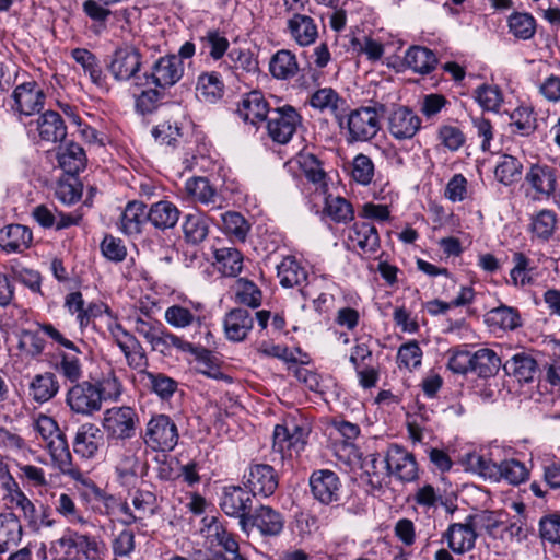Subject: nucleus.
<instances>
[{"instance_id": "obj_1", "label": "nucleus", "mask_w": 560, "mask_h": 560, "mask_svg": "<svg viewBox=\"0 0 560 560\" xmlns=\"http://www.w3.org/2000/svg\"><path fill=\"white\" fill-rule=\"evenodd\" d=\"M488 530L497 527L491 514L468 515L464 523H452L442 534L447 547L456 555H464L475 548L478 528Z\"/></svg>"}, {"instance_id": "obj_2", "label": "nucleus", "mask_w": 560, "mask_h": 560, "mask_svg": "<svg viewBox=\"0 0 560 560\" xmlns=\"http://www.w3.org/2000/svg\"><path fill=\"white\" fill-rule=\"evenodd\" d=\"M139 417L136 410L128 406L112 407L105 410L102 427L107 439L125 441L136 435Z\"/></svg>"}, {"instance_id": "obj_3", "label": "nucleus", "mask_w": 560, "mask_h": 560, "mask_svg": "<svg viewBox=\"0 0 560 560\" xmlns=\"http://www.w3.org/2000/svg\"><path fill=\"white\" fill-rule=\"evenodd\" d=\"M47 448L52 460L63 474H68L74 480L81 481L95 499H103L105 497L104 492L92 480L85 478L78 469L71 468L72 456L63 432H59L49 439L47 441Z\"/></svg>"}, {"instance_id": "obj_4", "label": "nucleus", "mask_w": 560, "mask_h": 560, "mask_svg": "<svg viewBox=\"0 0 560 560\" xmlns=\"http://www.w3.org/2000/svg\"><path fill=\"white\" fill-rule=\"evenodd\" d=\"M144 442L154 451H172L178 442V431L166 415H156L147 424Z\"/></svg>"}, {"instance_id": "obj_5", "label": "nucleus", "mask_w": 560, "mask_h": 560, "mask_svg": "<svg viewBox=\"0 0 560 560\" xmlns=\"http://www.w3.org/2000/svg\"><path fill=\"white\" fill-rule=\"evenodd\" d=\"M184 74V63L176 55H166L156 59L143 77L147 84L160 89L175 85Z\"/></svg>"}, {"instance_id": "obj_6", "label": "nucleus", "mask_w": 560, "mask_h": 560, "mask_svg": "<svg viewBox=\"0 0 560 560\" xmlns=\"http://www.w3.org/2000/svg\"><path fill=\"white\" fill-rule=\"evenodd\" d=\"M267 119L269 136L280 144L288 143L292 139L296 127L301 124V116L290 105L271 109Z\"/></svg>"}, {"instance_id": "obj_7", "label": "nucleus", "mask_w": 560, "mask_h": 560, "mask_svg": "<svg viewBox=\"0 0 560 560\" xmlns=\"http://www.w3.org/2000/svg\"><path fill=\"white\" fill-rule=\"evenodd\" d=\"M384 464L386 475L402 482H411L418 478V465L413 454L398 444L388 446Z\"/></svg>"}, {"instance_id": "obj_8", "label": "nucleus", "mask_w": 560, "mask_h": 560, "mask_svg": "<svg viewBox=\"0 0 560 560\" xmlns=\"http://www.w3.org/2000/svg\"><path fill=\"white\" fill-rule=\"evenodd\" d=\"M380 128V116L375 107H360L348 115L349 142L368 141L376 136Z\"/></svg>"}, {"instance_id": "obj_9", "label": "nucleus", "mask_w": 560, "mask_h": 560, "mask_svg": "<svg viewBox=\"0 0 560 560\" xmlns=\"http://www.w3.org/2000/svg\"><path fill=\"white\" fill-rule=\"evenodd\" d=\"M66 404L77 415L92 416L100 411L102 402L96 384L89 381L75 383L67 392Z\"/></svg>"}, {"instance_id": "obj_10", "label": "nucleus", "mask_w": 560, "mask_h": 560, "mask_svg": "<svg viewBox=\"0 0 560 560\" xmlns=\"http://www.w3.org/2000/svg\"><path fill=\"white\" fill-rule=\"evenodd\" d=\"M142 56L135 46L118 47L112 55L107 69L116 81L138 79Z\"/></svg>"}, {"instance_id": "obj_11", "label": "nucleus", "mask_w": 560, "mask_h": 560, "mask_svg": "<svg viewBox=\"0 0 560 560\" xmlns=\"http://www.w3.org/2000/svg\"><path fill=\"white\" fill-rule=\"evenodd\" d=\"M254 498L255 495L249 489L228 486L222 490L219 504L226 515L238 518L242 527V522L252 515Z\"/></svg>"}, {"instance_id": "obj_12", "label": "nucleus", "mask_w": 560, "mask_h": 560, "mask_svg": "<svg viewBox=\"0 0 560 560\" xmlns=\"http://www.w3.org/2000/svg\"><path fill=\"white\" fill-rule=\"evenodd\" d=\"M306 436V431L295 423L291 427L277 424L273 430L272 448L280 453L282 458L292 457L304 448Z\"/></svg>"}, {"instance_id": "obj_13", "label": "nucleus", "mask_w": 560, "mask_h": 560, "mask_svg": "<svg viewBox=\"0 0 560 560\" xmlns=\"http://www.w3.org/2000/svg\"><path fill=\"white\" fill-rule=\"evenodd\" d=\"M284 517L268 505H260L250 516L242 522V530L247 533L248 527H256L262 536H278L284 527Z\"/></svg>"}, {"instance_id": "obj_14", "label": "nucleus", "mask_w": 560, "mask_h": 560, "mask_svg": "<svg viewBox=\"0 0 560 560\" xmlns=\"http://www.w3.org/2000/svg\"><path fill=\"white\" fill-rule=\"evenodd\" d=\"M313 497L323 504H331L339 500L341 482L336 472L328 469L313 471L310 477Z\"/></svg>"}, {"instance_id": "obj_15", "label": "nucleus", "mask_w": 560, "mask_h": 560, "mask_svg": "<svg viewBox=\"0 0 560 560\" xmlns=\"http://www.w3.org/2000/svg\"><path fill=\"white\" fill-rule=\"evenodd\" d=\"M420 128V117L409 107L398 106L388 115V132L397 140L413 138Z\"/></svg>"}, {"instance_id": "obj_16", "label": "nucleus", "mask_w": 560, "mask_h": 560, "mask_svg": "<svg viewBox=\"0 0 560 560\" xmlns=\"http://www.w3.org/2000/svg\"><path fill=\"white\" fill-rule=\"evenodd\" d=\"M12 98V108L20 114L30 116L44 107L45 94L35 81H28L14 89Z\"/></svg>"}, {"instance_id": "obj_17", "label": "nucleus", "mask_w": 560, "mask_h": 560, "mask_svg": "<svg viewBox=\"0 0 560 560\" xmlns=\"http://www.w3.org/2000/svg\"><path fill=\"white\" fill-rule=\"evenodd\" d=\"M246 478V488L254 495L260 494L265 498L271 495L278 488V475L272 466L267 464H255L250 466Z\"/></svg>"}, {"instance_id": "obj_18", "label": "nucleus", "mask_w": 560, "mask_h": 560, "mask_svg": "<svg viewBox=\"0 0 560 560\" xmlns=\"http://www.w3.org/2000/svg\"><path fill=\"white\" fill-rule=\"evenodd\" d=\"M104 444V434L94 423H84L79 427L74 440L73 451L83 458H92Z\"/></svg>"}, {"instance_id": "obj_19", "label": "nucleus", "mask_w": 560, "mask_h": 560, "mask_svg": "<svg viewBox=\"0 0 560 560\" xmlns=\"http://www.w3.org/2000/svg\"><path fill=\"white\" fill-rule=\"evenodd\" d=\"M270 110L262 93L252 91L243 96L237 105L236 113L245 122L257 125L267 119Z\"/></svg>"}, {"instance_id": "obj_20", "label": "nucleus", "mask_w": 560, "mask_h": 560, "mask_svg": "<svg viewBox=\"0 0 560 560\" xmlns=\"http://www.w3.org/2000/svg\"><path fill=\"white\" fill-rule=\"evenodd\" d=\"M223 325L226 338L237 342L247 337L253 328L254 318L249 311L238 307L225 315Z\"/></svg>"}, {"instance_id": "obj_21", "label": "nucleus", "mask_w": 560, "mask_h": 560, "mask_svg": "<svg viewBox=\"0 0 560 560\" xmlns=\"http://www.w3.org/2000/svg\"><path fill=\"white\" fill-rule=\"evenodd\" d=\"M32 241V231L26 225L9 224L0 230V246L8 253L23 252Z\"/></svg>"}, {"instance_id": "obj_22", "label": "nucleus", "mask_w": 560, "mask_h": 560, "mask_svg": "<svg viewBox=\"0 0 560 560\" xmlns=\"http://www.w3.org/2000/svg\"><path fill=\"white\" fill-rule=\"evenodd\" d=\"M36 130L40 140L52 143L62 141L67 136L62 117L54 110H47L37 118Z\"/></svg>"}, {"instance_id": "obj_23", "label": "nucleus", "mask_w": 560, "mask_h": 560, "mask_svg": "<svg viewBox=\"0 0 560 560\" xmlns=\"http://www.w3.org/2000/svg\"><path fill=\"white\" fill-rule=\"evenodd\" d=\"M287 24L291 37L300 46H308L313 44L318 36L316 23L306 14L294 13L292 18L288 20Z\"/></svg>"}, {"instance_id": "obj_24", "label": "nucleus", "mask_w": 560, "mask_h": 560, "mask_svg": "<svg viewBox=\"0 0 560 560\" xmlns=\"http://www.w3.org/2000/svg\"><path fill=\"white\" fill-rule=\"evenodd\" d=\"M503 370L520 383H530L538 374V364L532 355L521 352L508 360L503 364Z\"/></svg>"}, {"instance_id": "obj_25", "label": "nucleus", "mask_w": 560, "mask_h": 560, "mask_svg": "<svg viewBox=\"0 0 560 560\" xmlns=\"http://www.w3.org/2000/svg\"><path fill=\"white\" fill-rule=\"evenodd\" d=\"M185 189L187 194L197 202L206 206H212V210L221 209V198L217 189L206 177H192L186 182Z\"/></svg>"}, {"instance_id": "obj_26", "label": "nucleus", "mask_w": 560, "mask_h": 560, "mask_svg": "<svg viewBox=\"0 0 560 560\" xmlns=\"http://www.w3.org/2000/svg\"><path fill=\"white\" fill-rule=\"evenodd\" d=\"M526 182L540 195L550 197L557 187L556 171L548 165L534 164L525 176Z\"/></svg>"}, {"instance_id": "obj_27", "label": "nucleus", "mask_w": 560, "mask_h": 560, "mask_svg": "<svg viewBox=\"0 0 560 560\" xmlns=\"http://www.w3.org/2000/svg\"><path fill=\"white\" fill-rule=\"evenodd\" d=\"M23 536V528L19 517L12 513L0 514V555L16 547Z\"/></svg>"}, {"instance_id": "obj_28", "label": "nucleus", "mask_w": 560, "mask_h": 560, "mask_svg": "<svg viewBox=\"0 0 560 560\" xmlns=\"http://www.w3.org/2000/svg\"><path fill=\"white\" fill-rule=\"evenodd\" d=\"M206 537L211 545L222 547L226 553H235L240 551L238 542L234 535L228 530V528L219 522L214 516L209 520L203 518Z\"/></svg>"}, {"instance_id": "obj_29", "label": "nucleus", "mask_w": 560, "mask_h": 560, "mask_svg": "<svg viewBox=\"0 0 560 560\" xmlns=\"http://www.w3.org/2000/svg\"><path fill=\"white\" fill-rule=\"evenodd\" d=\"M147 221V206L142 201H129L120 217V230L127 235H136L141 233V228Z\"/></svg>"}, {"instance_id": "obj_30", "label": "nucleus", "mask_w": 560, "mask_h": 560, "mask_svg": "<svg viewBox=\"0 0 560 560\" xmlns=\"http://www.w3.org/2000/svg\"><path fill=\"white\" fill-rule=\"evenodd\" d=\"M348 238L364 253H375L380 247L377 230L370 222H355L349 231Z\"/></svg>"}, {"instance_id": "obj_31", "label": "nucleus", "mask_w": 560, "mask_h": 560, "mask_svg": "<svg viewBox=\"0 0 560 560\" xmlns=\"http://www.w3.org/2000/svg\"><path fill=\"white\" fill-rule=\"evenodd\" d=\"M179 214L178 208L167 200L155 202L148 210L149 222L159 230L174 228Z\"/></svg>"}, {"instance_id": "obj_32", "label": "nucleus", "mask_w": 560, "mask_h": 560, "mask_svg": "<svg viewBox=\"0 0 560 560\" xmlns=\"http://www.w3.org/2000/svg\"><path fill=\"white\" fill-rule=\"evenodd\" d=\"M404 61L408 68L421 74L432 72L438 65V58L434 52L421 46L410 47L406 51Z\"/></svg>"}, {"instance_id": "obj_33", "label": "nucleus", "mask_w": 560, "mask_h": 560, "mask_svg": "<svg viewBox=\"0 0 560 560\" xmlns=\"http://www.w3.org/2000/svg\"><path fill=\"white\" fill-rule=\"evenodd\" d=\"M224 94V84L217 72H205L198 77L196 95L200 101L215 103Z\"/></svg>"}, {"instance_id": "obj_34", "label": "nucleus", "mask_w": 560, "mask_h": 560, "mask_svg": "<svg viewBox=\"0 0 560 560\" xmlns=\"http://www.w3.org/2000/svg\"><path fill=\"white\" fill-rule=\"evenodd\" d=\"M57 158L60 167L71 175H75L83 170L86 162L83 148L74 142L60 147Z\"/></svg>"}, {"instance_id": "obj_35", "label": "nucleus", "mask_w": 560, "mask_h": 560, "mask_svg": "<svg viewBox=\"0 0 560 560\" xmlns=\"http://www.w3.org/2000/svg\"><path fill=\"white\" fill-rule=\"evenodd\" d=\"M500 366L501 359L492 349L482 348L472 353L471 372L479 377L494 376Z\"/></svg>"}, {"instance_id": "obj_36", "label": "nucleus", "mask_w": 560, "mask_h": 560, "mask_svg": "<svg viewBox=\"0 0 560 560\" xmlns=\"http://www.w3.org/2000/svg\"><path fill=\"white\" fill-rule=\"evenodd\" d=\"M59 382L50 372L37 374L30 384V394L37 402H46L54 398L59 390Z\"/></svg>"}, {"instance_id": "obj_37", "label": "nucleus", "mask_w": 560, "mask_h": 560, "mask_svg": "<svg viewBox=\"0 0 560 560\" xmlns=\"http://www.w3.org/2000/svg\"><path fill=\"white\" fill-rule=\"evenodd\" d=\"M459 462L467 471L478 474L486 479L498 480L500 470L497 464L476 452L462 455Z\"/></svg>"}, {"instance_id": "obj_38", "label": "nucleus", "mask_w": 560, "mask_h": 560, "mask_svg": "<svg viewBox=\"0 0 560 560\" xmlns=\"http://www.w3.org/2000/svg\"><path fill=\"white\" fill-rule=\"evenodd\" d=\"M277 276L284 288H293L302 284L307 279V273L293 257H285L277 266Z\"/></svg>"}, {"instance_id": "obj_39", "label": "nucleus", "mask_w": 560, "mask_h": 560, "mask_svg": "<svg viewBox=\"0 0 560 560\" xmlns=\"http://www.w3.org/2000/svg\"><path fill=\"white\" fill-rule=\"evenodd\" d=\"M311 105L320 110L322 113H330L336 116L339 120V125L342 127V119L338 115L340 105L345 101L338 95V93L331 88L319 89L313 93L310 101Z\"/></svg>"}, {"instance_id": "obj_40", "label": "nucleus", "mask_w": 560, "mask_h": 560, "mask_svg": "<svg viewBox=\"0 0 560 560\" xmlns=\"http://www.w3.org/2000/svg\"><path fill=\"white\" fill-rule=\"evenodd\" d=\"M214 259L219 270L226 277H236L242 271L243 256L236 248H215Z\"/></svg>"}, {"instance_id": "obj_41", "label": "nucleus", "mask_w": 560, "mask_h": 560, "mask_svg": "<svg viewBox=\"0 0 560 560\" xmlns=\"http://www.w3.org/2000/svg\"><path fill=\"white\" fill-rule=\"evenodd\" d=\"M164 319L171 327L175 329L201 326L200 316L196 315L189 308L179 304L168 306L164 312Z\"/></svg>"}, {"instance_id": "obj_42", "label": "nucleus", "mask_w": 560, "mask_h": 560, "mask_svg": "<svg viewBox=\"0 0 560 560\" xmlns=\"http://www.w3.org/2000/svg\"><path fill=\"white\" fill-rule=\"evenodd\" d=\"M71 56L89 74L94 84L97 86L105 84V75L94 54L85 48H75L71 51Z\"/></svg>"}, {"instance_id": "obj_43", "label": "nucleus", "mask_w": 560, "mask_h": 560, "mask_svg": "<svg viewBox=\"0 0 560 560\" xmlns=\"http://www.w3.org/2000/svg\"><path fill=\"white\" fill-rule=\"evenodd\" d=\"M221 229L230 237L240 242H245L247 234L250 230V224L247 220L236 211H226L220 214Z\"/></svg>"}, {"instance_id": "obj_44", "label": "nucleus", "mask_w": 560, "mask_h": 560, "mask_svg": "<svg viewBox=\"0 0 560 560\" xmlns=\"http://www.w3.org/2000/svg\"><path fill=\"white\" fill-rule=\"evenodd\" d=\"M183 231L187 242L200 244L209 233L208 218L201 213H190L185 217Z\"/></svg>"}, {"instance_id": "obj_45", "label": "nucleus", "mask_w": 560, "mask_h": 560, "mask_svg": "<svg viewBox=\"0 0 560 560\" xmlns=\"http://www.w3.org/2000/svg\"><path fill=\"white\" fill-rule=\"evenodd\" d=\"M57 358L58 360L55 364L56 372L70 383H79L83 371L81 361L78 357V352H60Z\"/></svg>"}, {"instance_id": "obj_46", "label": "nucleus", "mask_w": 560, "mask_h": 560, "mask_svg": "<svg viewBox=\"0 0 560 560\" xmlns=\"http://www.w3.org/2000/svg\"><path fill=\"white\" fill-rule=\"evenodd\" d=\"M270 72L277 79H288L296 74L299 66L295 56L289 50H279L270 60Z\"/></svg>"}, {"instance_id": "obj_47", "label": "nucleus", "mask_w": 560, "mask_h": 560, "mask_svg": "<svg viewBox=\"0 0 560 560\" xmlns=\"http://www.w3.org/2000/svg\"><path fill=\"white\" fill-rule=\"evenodd\" d=\"M522 163L514 156L504 154L495 166V178L503 185H511L521 179Z\"/></svg>"}, {"instance_id": "obj_48", "label": "nucleus", "mask_w": 560, "mask_h": 560, "mask_svg": "<svg viewBox=\"0 0 560 560\" xmlns=\"http://www.w3.org/2000/svg\"><path fill=\"white\" fill-rule=\"evenodd\" d=\"M558 218L556 212L549 209H544L533 215L530 229L536 237L542 241H548L555 233Z\"/></svg>"}, {"instance_id": "obj_49", "label": "nucleus", "mask_w": 560, "mask_h": 560, "mask_svg": "<svg viewBox=\"0 0 560 560\" xmlns=\"http://www.w3.org/2000/svg\"><path fill=\"white\" fill-rule=\"evenodd\" d=\"M474 98L483 110L499 112L503 95L499 86L481 84L474 91Z\"/></svg>"}, {"instance_id": "obj_50", "label": "nucleus", "mask_w": 560, "mask_h": 560, "mask_svg": "<svg viewBox=\"0 0 560 560\" xmlns=\"http://www.w3.org/2000/svg\"><path fill=\"white\" fill-rule=\"evenodd\" d=\"M229 58L232 62L231 68L235 71L236 77L258 71V61L248 49H232L229 52Z\"/></svg>"}, {"instance_id": "obj_51", "label": "nucleus", "mask_w": 560, "mask_h": 560, "mask_svg": "<svg viewBox=\"0 0 560 560\" xmlns=\"http://www.w3.org/2000/svg\"><path fill=\"white\" fill-rule=\"evenodd\" d=\"M498 480L502 477L506 479L511 485H520L528 479L529 471L526 466L517 459L503 460L497 464Z\"/></svg>"}, {"instance_id": "obj_52", "label": "nucleus", "mask_w": 560, "mask_h": 560, "mask_svg": "<svg viewBox=\"0 0 560 560\" xmlns=\"http://www.w3.org/2000/svg\"><path fill=\"white\" fill-rule=\"evenodd\" d=\"M510 32L520 39H529L536 31L534 18L527 13H513L509 19Z\"/></svg>"}, {"instance_id": "obj_53", "label": "nucleus", "mask_w": 560, "mask_h": 560, "mask_svg": "<svg viewBox=\"0 0 560 560\" xmlns=\"http://www.w3.org/2000/svg\"><path fill=\"white\" fill-rule=\"evenodd\" d=\"M325 211L336 222H347L353 219L352 206L342 197L328 196Z\"/></svg>"}, {"instance_id": "obj_54", "label": "nucleus", "mask_w": 560, "mask_h": 560, "mask_svg": "<svg viewBox=\"0 0 560 560\" xmlns=\"http://www.w3.org/2000/svg\"><path fill=\"white\" fill-rule=\"evenodd\" d=\"M489 320L504 330H513L521 326L517 311L509 306L492 310L489 314Z\"/></svg>"}, {"instance_id": "obj_55", "label": "nucleus", "mask_w": 560, "mask_h": 560, "mask_svg": "<svg viewBox=\"0 0 560 560\" xmlns=\"http://www.w3.org/2000/svg\"><path fill=\"white\" fill-rule=\"evenodd\" d=\"M56 511L70 523L86 525L89 522L77 508L74 500L67 493H61L55 502Z\"/></svg>"}, {"instance_id": "obj_56", "label": "nucleus", "mask_w": 560, "mask_h": 560, "mask_svg": "<svg viewBox=\"0 0 560 560\" xmlns=\"http://www.w3.org/2000/svg\"><path fill=\"white\" fill-rule=\"evenodd\" d=\"M352 178L361 185H369L374 176V164L365 154H358L352 162Z\"/></svg>"}, {"instance_id": "obj_57", "label": "nucleus", "mask_w": 560, "mask_h": 560, "mask_svg": "<svg viewBox=\"0 0 560 560\" xmlns=\"http://www.w3.org/2000/svg\"><path fill=\"white\" fill-rule=\"evenodd\" d=\"M200 39L205 47L209 48V56L214 60L221 59L230 46L228 38L218 30L208 31Z\"/></svg>"}, {"instance_id": "obj_58", "label": "nucleus", "mask_w": 560, "mask_h": 560, "mask_svg": "<svg viewBox=\"0 0 560 560\" xmlns=\"http://www.w3.org/2000/svg\"><path fill=\"white\" fill-rule=\"evenodd\" d=\"M514 267L510 272L511 282L516 287H524L532 282L529 272V259L523 253H515L513 255Z\"/></svg>"}, {"instance_id": "obj_59", "label": "nucleus", "mask_w": 560, "mask_h": 560, "mask_svg": "<svg viewBox=\"0 0 560 560\" xmlns=\"http://www.w3.org/2000/svg\"><path fill=\"white\" fill-rule=\"evenodd\" d=\"M155 503L156 498L150 491L137 490L131 498L135 512L141 516L142 521L155 514Z\"/></svg>"}, {"instance_id": "obj_60", "label": "nucleus", "mask_w": 560, "mask_h": 560, "mask_svg": "<svg viewBox=\"0 0 560 560\" xmlns=\"http://www.w3.org/2000/svg\"><path fill=\"white\" fill-rule=\"evenodd\" d=\"M145 376L148 378L147 385L161 398H170L174 394L177 384L173 378L151 372H145Z\"/></svg>"}, {"instance_id": "obj_61", "label": "nucleus", "mask_w": 560, "mask_h": 560, "mask_svg": "<svg viewBox=\"0 0 560 560\" xmlns=\"http://www.w3.org/2000/svg\"><path fill=\"white\" fill-rule=\"evenodd\" d=\"M65 305L70 313H78L77 318L81 327L86 326L91 316L95 315L92 306H90L88 310L84 308L83 296L79 291L69 293L66 298Z\"/></svg>"}, {"instance_id": "obj_62", "label": "nucleus", "mask_w": 560, "mask_h": 560, "mask_svg": "<svg viewBox=\"0 0 560 560\" xmlns=\"http://www.w3.org/2000/svg\"><path fill=\"white\" fill-rule=\"evenodd\" d=\"M422 350L417 341H409L404 343L398 349L397 360L399 366L406 369H415L421 364Z\"/></svg>"}, {"instance_id": "obj_63", "label": "nucleus", "mask_w": 560, "mask_h": 560, "mask_svg": "<svg viewBox=\"0 0 560 560\" xmlns=\"http://www.w3.org/2000/svg\"><path fill=\"white\" fill-rule=\"evenodd\" d=\"M512 126L522 136H529L536 129V118L526 107L517 108L511 115Z\"/></svg>"}, {"instance_id": "obj_64", "label": "nucleus", "mask_w": 560, "mask_h": 560, "mask_svg": "<svg viewBox=\"0 0 560 560\" xmlns=\"http://www.w3.org/2000/svg\"><path fill=\"white\" fill-rule=\"evenodd\" d=\"M539 534L544 540L551 544L560 542V514L551 513L539 521Z\"/></svg>"}]
</instances>
